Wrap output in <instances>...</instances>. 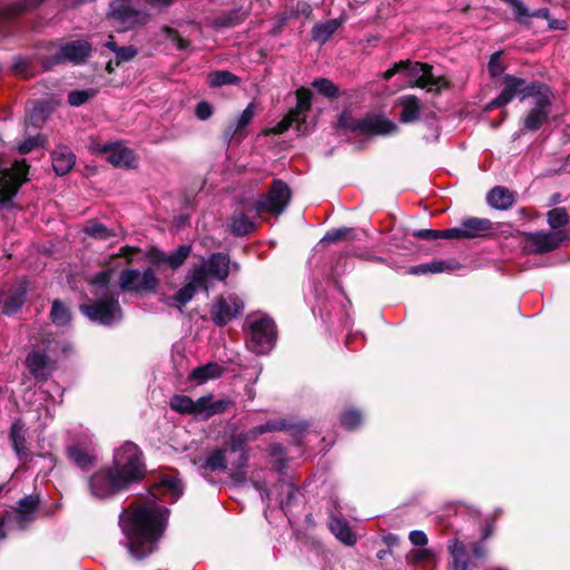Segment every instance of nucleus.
<instances>
[{"instance_id":"1","label":"nucleus","mask_w":570,"mask_h":570,"mask_svg":"<svg viewBox=\"0 0 570 570\" xmlns=\"http://www.w3.org/2000/svg\"><path fill=\"white\" fill-rule=\"evenodd\" d=\"M183 492L184 487L176 475H163L153 485L150 498L144 504L121 512L119 525L131 558L142 560L157 550L169 515V509L161 503H175Z\"/></svg>"},{"instance_id":"2","label":"nucleus","mask_w":570,"mask_h":570,"mask_svg":"<svg viewBox=\"0 0 570 570\" xmlns=\"http://www.w3.org/2000/svg\"><path fill=\"white\" fill-rule=\"evenodd\" d=\"M144 473L139 448L132 442H126L115 451L112 466L98 470L89 476L88 490L92 498L108 500L140 480Z\"/></svg>"},{"instance_id":"3","label":"nucleus","mask_w":570,"mask_h":570,"mask_svg":"<svg viewBox=\"0 0 570 570\" xmlns=\"http://www.w3.org/2000/svg\"><path fill=\"white\" fill-rule=\"evenodd\" d=\"M247 461L244 441L234 439L228 448L214 450L207 458L194 461V465L203 476L208 472L228 471L232 480L239 483L245 479Z\"/></svg>"},{"instance_id":"4","label":"nucleus","mask_w":570,"mask_h":570,"mask_svg":"<svg viewBox=\"0 0 570 570\" xmlns=\"http://www.w3.org/2000/svg\"><path fill=\"white\" fill-rule=\"evenodd\" d=\"M400 71H405L412 87H420L430 92H440L449 87V81L444 77L435 76L430 65L421 62L399 61L383 73V79L390 80Z\"/></svg>"},{"instance_id":"5","label":"nucleus","mask_w":570,"mask_h":570,"mask_svg":"<svg viewBox=\"0 0 570 570\" xmlns=\"http://www.w3.org/2000/svg\"><path fill=\"white\" fill-rule=\"evenodd\" d=\"M338 128L357 131L363 135L385 136L397 131L396 124L383 116L366 115L363 118L356 119L347 111H343L340 115Z\"/></svg>"},{"instance_id":"6","label":"nucleus","mask_w":570,"mask_h":570,"mask_svg":"<svg viewBox=\"0 0 570 570\" xmlns=\"http://www.w3.org/2000/svg\"><path fill=\"white\" fill-rule=\"evenodd\" d=\"M29 166L24 160L10 163L0 155V204L6 205L17 195L21 185L27 181Z\"/></svg>"},{"instance_id":"7","label":"nucleus","mask_w":570,"mask_h":570,"mask_svg":"<svg viewBox=\"0 0 570 570\" xmlns=\"http://www.w3.org/2000/svg\"><path fill=\"white\" fill-rule=\"evenodd\" d=\"M276 341L275 323L271 317L259 316L249 323L246 346L255 354L268 353Z\"/></svg>"},{"instance_id":"8","label":"nucleus","mask_w":570,"mask_h":570,"mask_svg":"<svg viewBox=\"0 0 570 570\" xmlns=\"http://www.w3.org/2000/svg\"><path fill=\"white\" fill-rule=\"evenodd\" d=\"M81 313L91 322L112 326L122 320V311L115 295H104L94 304L80 305Z\"/></svg>"},{"instance_id":"9","label":"nucleus","mask_w":570,"mask_h":570,"mask_svg":"<svg viewBox=\"0 0 570 570\" xmlns=\"http://www.w3.org/2000/svg\"><path fill=\"white\" fill-rule=\"evenodd\" d=\"M291 189L286 183L276 179L265 195H261L249 207L256 214L281 215L291 202Z\"/></svg>"},{"instance_id":"10","label":"nucleus","mask_w":570,"mask_h":570,"mask_svg":"<svg viewBox=\"0 0 570 570\" xmlns=\"http://www.w3.org/2000/svg\"><path fill=\"white\" fill-rule=\"evenodd\" d=\"M145 18L144 12L137 8V0H112L109 3L107 19L120 31L144 23Z\"/></svg>"},{"instance_id":"11","label":"nucleus","mask_w":570,"mask_h":570,"mask_svg":"<svg viewBox=\"0 0 570 570\" xmlns=\"http://www.w3.org/2000/svg\"><path fill=\"white\" fill-rule=\"evenodd\" d=\"M91 50V45L85 39L65 42L59 46L57 52L42 60V66L45 69H50L51 67L66 61L73 65H80L90 56Z\"/></svg>"},{"instance_id":"12","label":"nucleus","mask_w":570,"mask_h":570,"mask_svg":"<svg viewBox=\"0 0 570 570\" xmlns=\"http://www.w3.org/2000/svg\"><path fill=\"white\" fill-rule=\"evenodd\" d=\"M503 85L501 94L488 105V110L497 107H504L515 97L520 100H524L528 97L534 98L538 87H546L544 85L537 82L528 85L524 79L511 75H507L503 78Z\"/></svg>"},{"instance_id":"13","label":"nucleus","mask_w":570,"mask_h":570,"mask_svg":"<svg viewBox=\"0 0 570 570\" xmlns=\"http://www.w3.org/2000/svg\"><path fill=\"white\" fill-rule=\"evenodd\" d=\"M253 487L259 493L262 501L265 502L267 507L272 503L273 495L275 493V502L285 513L291 509L298 491L297 487L293 482L284 479H281L275 483L273 485V490H268L265 482L258 480L253 481Z\"/></svg>"},{"instance_id":"14","label":"nucleus","mask_w":570,"mask_h":570,"mask_svg":"<svg viewBox=\"0 0 570 570\" xmlns=\"http://www.w3.org/2000/svg\"><path fill=\"white\" fill-rule=\"evenodd\" d=\"M158 283V278L151 268H147L144 272L127 268L121 271L119 275V287L124 292H153L157 288Z\"/></svg>"},{"instance_id":"15","label":"nucleus","mask_w":570,"mask_h":570,"mask_svg":"<svg viewBox=\"0 0 570 570\" xmlns=\"http://www.w3.org/2000/svg\"><path fill=\"white\" fill-rule=\"evenodd\" d=\"M567 238L563 230L535 232L523 234V247L533 254L550 253L558 248Z\"/></svg>"},{"instance_id":"16","label":"nucleus","mask_w":570,"mask_h":570,"mask_svg":"<svg viewBox=\"0 0 570 570\" xmlns=\"http://www.w3.org/2000/svg\"><path fill=\"white\" fill-rule=\"evenodd\" d=\"M552 94L548 87H538L533 102L534 107L524 119V128L531 131L538 130L550 115Z\"/></svg>"},{"instance_id":"17","label":"nucleus","mask_w":570,"mask_h":570,"mask_svg":"<svg viewBox=\"0 0 570 570\" xmlns=\"http://www.w3.org/2000/svg\"><path fill=\"white\" fill-rule=\"evenodd\" d=\"M198 289L208 291V286L204 284L203 268H191L188 283L180 287L174 296L166 298L165 303L180 309L193 299Z\"/></svg>"},{"instance_id":"18","label":"nucleus","mask_w":570,"mask_h":570,"mask_svg":"<svg viewBox=\"0 0 570 570\" xmlns=\"http://www.w3.org/2000/svg\"><path fill=\"white\" fill-rule=\"evenodd\" d=\"M243 308V302L235 295L219 297L210 307V317L215 325L224 326L236 318Z\"/></svg>"},{"instance_id":"19","label":"nucleus","mask_w":570,"mask_h":570,"mask_svg":"<svg viewBox=\"0 0 570 570\" xmlns=\"http://www.w3.org/2000/svg\"><path fill=\"white\" fill-rule=\"evenodd\" d=\"M46 0H14L0 4V36L8 35V24L10 22L37 9Z\"/></svg>"},{"instance_id":"20","label":"nucleus","mask_w":570,"mask_h":570,"mask_svg":"<svg viewBox=\"0 0 570 570\" xmlns=\"http://www.w3.org/2000/svg\"><path fill=\"white\" fill-rule=\"evenodd\" d=\"M39 503L40 497L30 494L17 502L14 511H7L18 530H24L36 519Z\"/></svg>"},{"instance_id":"21","label":"nucleus","mask_w":570,"mask_h":570,"mask_svg":"<svg viewBox=\"0 0 570 570\" xmlns=\"http://www.w3.org/2000/svg\"><path fill=\"white\" fill-rule=\"evenodd\" d=\"M229 256L224 253L212 254L207 262L195 265L193 268H203L204 284L207 286L208 278L225 281L229 274Z\"/></svg>"},{"instance_id":"22","label":"nucleus","mask_w":570,"mask_h":570,"mask_svg":"<svg viewBox=\"0 0 570 570\" xmlns=\"http://www.w3.org/2000/svg\"><path fill=\"white\" fill-rule=\"evenodd\" d=\"M255 115V105L250 102L243 112L225 128L223 132L224 141L230 144L232 141L239 142L247 134L246 127L250 124Z\"/></svg>"},{"instance_id":"23","label":"nucleus","mask_w":570,"mask_h":570,"mask_svg":"<svg viewBox=\"0 0 570 570\" xmlns=\"http://www.w3.org/2000/svg\"><path fill=\"white\" fill-rule=\"evenodd\" d=\"M330 508L328 528L331 532L344 544L354 546L356 543V534L352 531L348 522L335 514L337 510L336 500H332Z\"/></svg>"},{"instance_id":"24","label":"nucleus","mask_w":570,"mask_h":570,"mask_svg":"<svg viewBox=\"0 0 570 570\" xmlns=\"http://www.w3.org/2000/svg\"><path fill=\"white\" fill-rule=\"evenodd\" d=\"M106 160L119 168H135L137 166V157L134 150L119 142H111Z\"/></svg>"},{"instance_id":"25","label":"nucleus","mask_w":570,"mask_h":570,"mask_svg":"<svg viewBox=\"0 0 570 570\" xmlns=\"http://www.w3.org/2000/svg\"><path fill=\"white\" fill-rule=\"evenodd\" d=\"M452 570H473L470 554L464 543L458 538L448 541Z\"/></svg>"},{"instance_id":"26","label":"nucleus","mask_w":570,"mask_h":570,"mask_svg":"<svg viewBox=\"0 0 570 570\" xmlns=\"http://www.w3.org/2000/svg\"><path fill=\"white\" fill-rule=\"evenodd\" d=\"M232 405L229 399L214 400L212 394L198 399V419L207 420L213 415L226 412Z\"/></svg>"},{"instance_id":"27","label":"nucleus","mask_w":570,"mask_h":570,"mask_svg":"<svg viewBox=\"0 0 570 570\" xmlns=\"http://www.w3.org/2000/svg\"><path fill=\"white\" fill-rule=\"evenodd\" d=\"M26 365L37 380H47L50 375L49 357L45 351L32 350L27 356Z\"/></svg>"},{"instance_id":"28","label":"nucleus","mask_w":570,"mask_h":570,"mask_svg":"<svg viewBox=\"0 0 570 570\" xmlns=\"http://www.w3.org/2000/svg\"><path fill=\"white\" fill-rule=\"evenodd\" d=\"M464 239L484 237L492 229V223L488 218L466 217L461 220Z\"/></svg>"},{"instance_id":"29","label":"nucleus","mask_w":570,"mask_h":570,"mask_svg":"<svg viewBox=\"0 0 570 570\" xmlns=\"http://www.w3.org/2000/svg\"><path fill=\"white\" fill-rule=\"evenodd\" d=\"M224 372V366L216 362H209L205 365L194 368L189 375V379L196 381L198 384H204L209 380L220 377Z\"/></svg>"},{"instance_id":"30","label":"nucleus","mask_w":570,"mask_h":570,"mask_svg":"<svg viewBox=\"0 0 570 570\" xmlns=\"http://www.w3.org/2000/svg\"><path fill=\"white\" fill-rule=\"evenodd\" d=\"M26 294L27 284L22 282L18 284L3 301V314L12 315L17 313L26 302Z\"/></svg>"},{"instance_id":"31","label":"nucleus","mask_w":570,"mask_h":570,"mask_svg":"<svg viewBox=\"0 0 570 570\" xmlns=\"http://www.w3.org/2000/svg\"><path fill=\"white\" fill-rule=\"evenodd\" d=\"M343 24V19H332L316 23L312 29V39L321 45L325 43Z\"/></svg>"},{"instance_id":"32","label":"nucleus","mask_w":570,"mask_h":570,"mask_svg":"<svg viewBox=\"0 0 570 570\" xmlns=\"http://www.w3.org/2000/svg\"><path fill=\"white\" fill-rule=\"evenodd\" d=\"M487 202L492 208L507 210L512 207L514 198L507 188L497 186L489 191Z\"/></svg>"},{"instance_id":"33","label":"nucleus","mask_w":570,"mask_h":570,"mask_svg":"<svg viewBox=\"0 0 570 570\" xmlns=\"http://www.w3.org/2000/svg\"><path fill=\"white\" fill-rule=\"evenodd\" d=\"M399 105L402 108L400 112L401 121L413 122L419 118L421 110L419 98L413 95L402 96L399 98Z\"/></svg>"},{"instance_id":"34","label":"nucleus","mask_w":570,"mask_h":570,"mask_svg":"<svg viewBox=\"0 0 570 570\" xmlns=\"http://www.w3.org/2000/svg\"><path fill=\"white\" fill-rule=\"evenodd\" d=\"M170 409L179 414L193 415L198 419V399L194 401L191 397L183 394H175L169 401Z\"/></svg>"},{"instance_id":"35","label":"nucleus","mask_w":570,"mask_h":570,"mask_svg":"<svg viewBox=\"0 0 570 570\" xmlns=\"http://www.w3.org/2000/svg\"><path fill=\"white\" fill-rule=\"evenodd\" d=\"M68 456L80 469L89 468L96 458L92 449L83 448L80 444L70 445Z\"/></svg>"},{"instance_id":"36","label":"nucleus","mask_w":570,"mask_h":570,"mask_svg":"<svg viewBox=\"0 0 570 570\" xmlns=\"http://www.w3.org/2000/svg\"><path fill=\"white\" fill-rule=\"evenodd\" d=\"M51 159L52 168L59 176H63L69 173L75 165V155L67 149L53 151Z\"/></svg>"},{"instance_id":"37","label":"nucleus","mask_w":570,"mask_h":570,"mask_svg":"<svg viewBox=\"0 0 570 570\" xmlns=\"http://www.w3.org/2000/svg\"><path fill=\"white\" fill-rule=\"evenodd\" d=\"M9 439L18 456H21L23 453H26V430L24 424L20 419L16 420L11 424Z\"/></svg>"},{"instance_id":"38","label":"nucleus","mask_w":570,"mask_h":570,"mask_svg":"<svg viewBox=\"0 0 570 570\" xmlns=\"http://www.w3.org/2000/svg\"><path fill=\"white\" fill-rule=\"evenodd\" d=\"M240 79L228 70H216L207 76V83L210 88H218L225 85H237Z\"/></svg>"},{"instance_id":"39","label":"nucleus","mask_w":570,"mask_h":570,"mask_svg":"<svg viewBox=\"0 0 570 570\" xmlns=\"http://www.w3.org/2000/svg\"><path fill=\"white\" fill-rule=\"evenodd\" d=\"M312 91L304 87L296 90L297 104L296 107L289 112L299 120H305L303 115L309 110L312 104Z\"/></svg>"},{"instance_id":"40","label":"nucleus","mask_w":570,"mask_h":570,"mask_svg":"<svg viewBox=\"0 0 570 570\" xmlns=\"http://www.w3.org/2000/svg\"><path fill=\"white\" fill-rule=\"evenodd\" d=\"M230 228L234 235L245 236L254 230L255 223L244 213H235L232 217Z\"/></svg>"},{"instance_id":"41","label":"nucleus","mask_w":570,"mask_h":570,"mask_svg":"<svg viewBox=\"0 0 570 570\" xmlns=\"http://www.w3.org/2000/svg\"><path fill=\"white\" fill-rule=\"evenodd\" d=\"M291 127H295L298 134H306L307 125L305 120L297 119L294 115L288 112L283 120H281L274 128L275 134H283L288 130Z\"/></svg>"},{"instance_id":"42","label":"nucleus","mask_w":570,"mask_h":570,"mask_svg":"<svg viewBox=\"0 0 570 570\" xmlns=\"http://www.w3.org/2000/svg\"><path fill=\"white\" fill-rule=\"evenodd\" d=\"M363 415L360 410L355 407H346L340 416L341 425L346 430H354L362 424Z\"/></svg>"},{"instance_id":"43","label":"nucleus","mask_w":570,"mask_h":570,"mask_svg":"<svg viewBox=\"0 0 570 570\" xmlns=\"http://www.w3.org/2000/svg\"><path fill=\"white\" fill-rule=\"evenodd\" d=\"M50 317L51 321L58 326L67 325L71 320L69 308L58 299L53 301L52 303Z\"/></svg>"},{"instance_id":"44","label":"nucleus","mask_w":570,"mask_h":570,"mask_svg":"<svg viewBox=\"0 0 570 570\" xmlns=\"http://www.w3.org/2000/svg\"><path fill=\"white\" fill-rule=\"evenodd\" d=\"M83 232L90 237L104 240L115 236L110 229L97 220L88 222L83 228Z\"/></svg>"},{"instance_id":"45","label":"nucleus","mask_w":570,"mask_h":570,"mask_svg":"<svg viewBox=\"0 0 570 570\" xmlns=\"http://www.w3.org/2000/svg\"><path fill=\"white\" fill-rule=\"evenodd\" d=\"M547 217L549 226L554 230L566 226L569 222V215L567 210L561 207L549 210Z\"/></svg>"},{"instance_id":"46","label":"nucleus","mask_w":570,"mask_h":570,"mask_svg":"<svg viewBox=\"0 0 570 570\" xmlns=\"http://www.w3.org/2000/svg\"><path fill=\"white\" fill-rule=\"evenodd\" d=\"M191 252L190 245H180L174 252L168 253V266L171 269H177Z\"/></svg>"},{"instance_id":"47","label":"nucleus","mask_w":570,"mask_h":570,"mask_svg":"<svg viewBox=\"0 0 570 570\" xmlns=\"http://www.w3.org/2000/svg\"><path fill=\"white\" fill-rule=\"evenodd\" d=\"M313 88H315L321 95L327 98L336 97L338 92V88L334 85L333 81L326 78H317L312 82Z\"/></svg>"},{"instance_id":"48","label":"nucleus","mask_w":570,"mask_h":570,"mask_svg":"<svg viewBox=\"0 0 570 570\" xmlns=\"http://www.w3.org/2000/svg\"><path fill=\"white\" fill-rule=\"evenodd\" d=\"M163 35L165 39L170 41L178 50L184 51L189 48V41L184 39L177 30L164 27Z\"/></svg>"},{"instance_id":"49","label":"nucleus","mask_w":570,"mask_h":570,"mask_svg":"<svg viewBox=\"0 0 570 570\" xmlns=\"http://www.w3.org/2000/svg\"><path fill=\"white\" fill-rule=\"evenodd\" d=\"M92 96V90H73L68 95V102L73 107H79Z\"/></svg>"},{"instance_id":"50","label":"nucleus","mask_w":570,"mask_h":570,"mask_svg":"<svg viewBox=\"0 0 570 570\" xmlns=\"http://www.w3.org/2000/svg\"><path fill=\"white\" fill-rule=\"evenodd\" d=\"M430 273H443L448 271H454L459 267V264L454 261H442L434 259L429 263Z\"/></svg>"},{"instance_id":"51","label":"nucleus","mask_w":570,"mask_h":570,"mask_svg":"<svg viewBox=\"0 0 570 570\" xmlns=\"http://www.w3.org/2000/svg\"><path fill=\"white\" fill-rule=\"evenodd\" d=\"M138 50L134 46L119 47L116 51V65H120L134 59Z\"/></svg>"},{"instance_id":"52","label":"nucleus","mask_w":570,"mask_h":570,"mask_svg":"<svg viewBox=\"0 0 570 570\" xmlns=\"http://www.w3.org/2000/svg\"><path fill=\"white\" fill-rule=\"evenodd\" d=\"M18 530L11 517L4 511L0 519V541L7 539L10 532Z\"/></svg>"},{"instance_id":"53","label":"nucleus","mask_w":570,"mask_h":570,"mask_svg":"<svg viewBox=\"0 0 570 570\" xmlns=\"http://www.w3.org/2000/svg\"><path fill=\"white\" fill-rule=\"evenodd\" d=\"M12 68L22 77H29L31 75L29 71V60L27 58L16 57L12 62Z\"/></svg>"},{"instance_id":"54","label":"nucleus","mask_w":570,"mask_h":570,"mask_svg":"<svg viewBox=\"0 0 570 570\" xmlns=\"http://www.w3.org/2000/svg\"><path fill=\"white\" fill-rule=\"evenodd\" d=\"M39 145H40V138L38 136H31L18 145V150L20 154L24 155V154L32 151Z\"/></svg>"},{"instance_id":"55","label":"nucleus","mask_w":570,"mask_h":570,"mask_svg":"<svg viewBox=\"0 0 570 570\" xmlns=\"http://www.w3.org/2000/svg\"><path fill=\"white\" fill-rule=\"evenodd\" d=\"M196 117L200 120H207L213 115V107L207 101H200L196 106L195 110Z\"/></svg>"},{"instance_id":"56","label":"nucleus","mask_w":570,"mask_h":570,"mask_svg":"<svg viewBox=\"0 0 570 570\" xmlns=\"http://www.w3.org/2000/svg\"><path fill=\"white\" fill-rule=\"evenodd\" d=\"M351 232L350 228H338L330 230L325 234V236L322 238V242L326 243H335L345 237Z\"/></svg>"},{"instance_id":"57","label":"nucleus","mask_w":570,"mask_h":570,"mask_svg":"<svg viewBox=\"0 0 570 570\" xmlns=\"http://www.w3.org/2000/svg\"><path fill=\"white\" fill-rule=\"evenodd\" d=\"M111 279L110 271H102L97 273L91 281V284L98 288H106Z\"/></svg>"},{"instance_id":"58","label":"nucleus","mask_w":570,"mask_h":570,"mask_svg":"<svg viewBox=\"0 0 570 570\" xmlns=\"http://www.w3.org/2000/svg\"><path fill=\"white\" fill-rule=\"evenodd\" d=\"M409 539L415 547H425L428 544V535L421 530L411 531Z\"/></svg>"},{"instance_id":"59","label":"nucleus","mask_w":570,"mask_h":570,"mask_svg":"<svg viewBox=\"0 0 570 570\" xmlns=\"http://www.w3.org/2000/svg\"><path fill=\"white\" fill-rule=\"evenodd\" d=\"M441 232V238L464 239L462 224L458 227L448 228Z\"/></svg>"},{"instance_id":"60","label":"nucleus","mask_w":570,"mask_h":570,"mask_svg":"<svg viewBox=\"0 0 570 570\" xmlns=\"http://www.w3.org/2000/svg\"><path fill=\"white\" fill-rule=\"evenodd\" d=\"M488 68H489V72L493 77H495V76H498V75H500L502 72V66H501V62H500V52H494L491 56L489 65H488Z\"/></svg>"},{"instance_id":"61","label":"nucleus","mask_w":570,"mask_h":570,"mask_svg":"<svg viewBox=\"0 0 570 570\" xmlns=\"http://www.w3.org/2000/svg\"><path fill=\"white\" fill-rule=\"evenodd\" d=\"M110 147H111V144H102V142H99L95 139H92L89 144V149L97 154V155H102L107 158L108 156V153L110 150Z\"/></svg>"},{"instance_id":"62","label":"nucleus","mask_w":570,"mask_h":570,"mask_svg":"<svg viewBox=\"0 0 570 570\" xmlns=\"http://www.w3.org/2000/svg\"><path fill=\"white\" fill-rule=\"evenodd\" d=\"M413 236L420 239H436L441 238V232L436 229H416Z\"/></svg>"},{"instance_id":"63","label":"nucleus","mask_w":570,"mask_h":570,"mask_svg":"<svg viewBox=\"0 0 570 570\" xmlns=\"http://www.w3.org/2000/svg\"><path fill=\"white\" fill-rule=\"evenodd\" d=\"M150 262L154 264H164L168 266V253L159 249H154L149 255Z\"/></svg>"},{"instance_id":"64","label":"nucleus","mask_w":570,"mask_h":570,"mask_svg":"<svg viewBox=\"0 0 570 570\" xmlns=\"http://www.w3.org/2000/svg\"><path fill=\"white\" fill-rule=\"evenodd\" d=\"M494 528H495L494 520L487 518L484 520V524L482 527V540L489 539L492 535Z\"/></svg>"}]
</instances>
